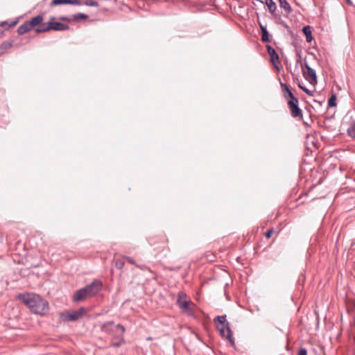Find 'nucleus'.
Instances as JSON below:
<instances>
[{
    "label": "nucleus",
    "instance_id": "1",
    "mask_svg": "<svg viewBox=\"0 0 355 355\" xmlns=\"http://www.w3.org/2000/svg\"><path fill=\"white\" fill-rule=\"evenodd\" d=\"M17 297L35 314L45 315L49 311L48 301L40 295L35 293H19Z\"/></svg>",
    "mask_w": 355,
    "mask_h": 355
},
{
    "label": "nucleus",
    "instance_id": "2",
    "mask_svg": "<svg viewBox=\"0 0 355 355\" xmlns=\"http://www.w3.org/2000/svg\"><path fill=\"white\" fill-rule=\"evenodd\" d=\"M103 284L100 280L95 279L85 287L78 290L73 295V301H82L88 297L96 295L102 289Z\"/></svg>",
    "mask_w": 355,
    "mask_h": 355
},
{
    "label": "nucleus",
    "instance_id": "3",
    "mask_svg": "<svg viewBox=\"0 0 355 355\" xmlns=\"http://www.w3.org/2000/svg\"><path fill=\"white\" fill-rule=\"evenodd\" d=\"M214 322L216 323L217 329L219 331L220 335L228 340L232 346H234V338L230 324L226 320V315L216 316L214 318Z\"/></svg>",
    "mask_w": 355,
    "mask_h": 355
},
{
    "label": "nucleus",
    "instance_id": "4",
    "mask_svg": "<svg viewBox=\"0 0 355 355\" xmlns=\"http://www.w3.org/2000/svg\"><path fill=\"white\" fill-rule=\"evenodd\" d=\"M101 330L109 335L116 337L119 333L124 334L125 328L120 324H115L114 322L110 321L101 326Z\"/></svg>",
    "mask_w": 355,
    "mask_h": 355
},
{
    "label": "nucleus",
    "instance_id": "5",
    "mask_svg": "<svg viewBox=\"0 0 355 355\" xmlns=\"http://www.w3.org/2000/svg\"><path fill=\"white\" fill-rule=\"evenodd\" d=\"M302 72L304 78L311 85L317 83V75L315 71L312 69L307 62L302 67Z\"/></svg>",
    "mask_w": 355,
    "mask_h": 355
},
{
    "label": "nucleus",
    "instance_id": "6",
    "mask_svg": "<svg viewBox=\"0 0 355 355\" xmlns=\"http://www.w3.org/2000/svg\"><path fill=\"white\" fill-rule=\"evenodd\" d=\"M298 98L294 101H288V105L291 112V115L293 118L302 119V110L300 108Z\"/></svg>",
    "mask_w": 355,
    "mask_h": 355
},
{
    "label": "nucleus",
    "instance_id": "7",
    "mask_svg": "<svg viewBox=\"0 0 355 355\" xmlns=\"http://www.w3.org/2000/svg\"><path fill=\"white\" fill-rule=\"evenodd\" d=\"M187 295L183 292H179L178 294L177 304L181 310L185 311H190L191 300H187Z\"/></svg>",
    "mask_w": 355,
    "mask_h": 355
},
{
    "label": "nucleus",
    "instance_id": "8",
    "mask_svg": "<svg viewBox=\"0 0 355 355\" xmlns=\"http://www.w3.org/2000/svg\"><path fill=\"white\" fill-rule=\"evenodd\" d=\"M87 313L86 309L83 307L78 309L71 313H68L66 315L62 314V317L67 321L73 322L79 320Z\"/></svg>",
    "mask_w": 355,
    "mask_h": 355
},
{
    "label": "nucleus",
    "instance_id": "9",
    "mask_svg": "<svg viewBox=\"0 0 355 355\" xmlns=\"http://www.w3.org/2000/svg\"><path fill=\"white\" fill-rule=\"evenodd\" d=\"M267 52L270 55V61L273 65V67L279 71V64L280 63L279 57L276 50L272 48L270 45H266Z\"/></svg>",
    "mask_w": 355,
    "mask_h": 355
},
{
    "label": "nucleus",
    "instance_id": "10",
    "mask_svg": "<svg viewBox=\"0 0 355 355\" xmlns=\"http://www.w3.org/2000/svg\"><path fill=\"white\" fill-rule=\"evenodd\" d=\"M55 18L54 17H51L49 20V28H51V31H67L69 29V26L67 24L59 22V21H55Z\"/></svg>",
    "mask_w": 355,
    "mask_h": 355
},
{
    "label": "nucleus",
    "instance_id": "11",
    "mask_svg": "<svg viewBox=\"0 0 355 355\" xmlns=\"http://www.w3.org/2000/svg\"><path fill=\"white\" fill-rule=\"evenodd\" d=\"M284 97L288 101H295L297 98L293 94L288 86L284 83H280Z\"/></svg>",
    "mask_w": 355,
    "mask_h": 355
},
{
    "label": "nucleus",
    "instance_id": "12",
    "mask_svg": "<svg viewBox=\"0 0 355 355\" xmlns=\"http://www.w3.org/2000/svg\"><path fill=\"white\" fill-rule=\"evenodd\" d=\"M83 1V0H53L51 2V6H54L62 4L82 6Z\"/></svg>",
    "mask_w": 355,
    "mask_h": 355
},
{
    "label": "nucleus",
    "instance_id": "13",
    "mask_svg": "<svg viewBox=\"0 0 355 355\" xmlns=\"http://www.w3.org/2000/svg\"><path fill=\"white\" fill-rule=\"evenodd\" d=\"M44 17L41 15H38L34 17H33L30 21H26L31 28L33 29L37 25H40L43 21Z\"/></svg>",
    "mask_w": 355,
    "mask_h": 355
},
{
    "label": "nucleus",
    "instance_id": "14",
    "mask_svg": "<svg viewBox=\"0 0 355 355\" xmlns=\"http://www.w3.org/2000/svg\"><path fill=\"white\" fill-rule=\"evenodd\" d=\"M347 132L349 137L355 138V121L350 120L347 123Z\"/></svg>",
    "mask_w": 355,
    "mask_h": 355
},
{
    "label": "nucleus",
    "instance_id": "15",
    "mask_svg": "<svg viewBox=\"0 0 355 355\" xmlns=\"http://www.w3.org/2000/svg\"><path fill=\"white\" fill-rule=\"evenodd\" d=\"M302 32L306 36L307 42H311L313 40L312 31L310 26H305L302 28Z\"/></svg>",
    "mask_w": 355,
    "mask_h": 355
},
{
    "label": "nucleus",
    "instance_id": "16",
    "mask_svg": "<svg viewBox=\"0 0 355 355\" xmlns=\"http://www.w3.org/2000/svg\"><path fill=\"white\" fill-rule=\"evenodd\" d=\"M260 28L261 31V40L263 42H270L269 38V33L267 31V28L265 26L262 25L261 23H259Z\"/></svg>",
    "mask_w": 355,
    "mask_h": 355
},
{
    "label": "nucleus",
    "instance_id": "17",
    "mask_svg": "<svg viewBox=\"0 0 355 355\" xmlns=\"http://www.w3.org/2000/svg\"><path fill=\"white\" fill-rule=\"evenodd\" d=\"M32 28L29 26L28 23L27 21H25L22 24H21L18 28H17V33L19 35H24L26 33L31 31Z\"/></svg>",
    "mask_w": 355,
    "mask_h": 355
},
{
    "label": "nucleus",
    "instance_id": "18",
    "mask_svg": "<svg viewBox=\"0 0 355 355\" xmlns=\"http://www.w3.org/2000/svg\"><path fill=\"white\" fill-rule=\"evenodd\" d=\"M12 40H8L2 42L0 45V53H3L6 50L10 49L12 46Z\"/></svg>",
    "mask_w": 355,
    "mask_h": 355
},
{
    "label": "nucleus",
    "instance_id": "19",
    "mask_svg": "<svg viewBox=\"0 0 355 355\" xmlns=\"http://www.w3.org/2000/svg\"><path fill=\"white\" fill-rule=\"evenodd\" d=\"M123 335L124 334H122V333H119V335L115 337L118 339V341L112 343L111 345L114 347H119L125 343Z\"/></svg>",
    "mask_w": 355,
    "mask_h": 355
},
{
    "label": "nucleus",
    "instance_id": "20",
    "mask_svg": "<svg viewBox=\"0 0 355 355\" xmlns=\"http://www.w3.org/2000/svg\"><path fill=\"white\" fill-rule=\"evenodd\" d=\"M41 26L35 28V31L37 33H44L51 31L49 28V21L48 23L40 24Z\"/></svg>",
    "mask_w": 355,
    "mask_h": 355
},
{
    "label": "nucleus",
    "instance_id": "21",
    "mask_svg": "<svg viewBox=\"0 0 355 355\" xmlns=\"http://www.w3.org/2000/svg\"><path fill=\"white\" fill-rule=\"evenodd\" d=\"M266 4L268 6L269 12L272 15H275L277 10V5L272 0H266Z\"/></svg>",
    "mask_w": 355,
    "mask_h": 355
},
{
    "label": "nucleus",
    "instance_id": "22",
    "mask_svg": "<svg viewBox=\"0 0 355 355\" xmlns=\"http://www.w3.org/2000/svg\"><path fill=\"white\" fill-rule=\"evenodd\" d=\"M279 6L284 8L286 14H290L291 12V7L287 0H279Z\"/></svg>",
    "mask_w": 355,
    "mask_h": 355
},
{
    "label": "nucleus",
    "instance_id": "23",
    "mask_svg": "<svg viewBox=\"0 0 355 355\" xmlns=\"http://www.w3.org/2000/svg\"><path fill=\"white\" fill-rule=\"evenodd\" d=\"M88 18V15L85 13H76L73 15V21H77L80 19H87Z\"/></svg>",
    "mask_w": 355,
    "mask_h": 355
},
{
    "label": "nucleus",
    "instance_id": "24",
    "mask_svg": "<svg viewBox=\"0 0 355 355\" xmlns=\"http://www.w3.org/2000/svg\"><path fill=\"white\" fill-rule=\"evenodd\" d=\"M83 5L92 7H98L99 6L98 3L94 0H85V1H83Z\"/></svg>",
    "mask_w": 355,
    "mask_h": 355
},
{
    "label": "nucleus",
    "instance_id": "25",
    "mask_svg": "<svg viewBox=\"0 0 355 355\" xmlns=\"http://www.w3.org/2000/svg\"><path fill=\"white\" fill-rule=\"evenodd\" d=\"M336 96L333 94L328 100V105L329 107H335L336 105Z\"/></svg>",
    "mask_w": 355,
    "mask_h": 355
},
{
    "label": "nucleus",
    "instance_id": "26",
    "mask_svg": "<svg viewBox=\"0 0 355 355\" xmlns=\"http://www.w3.org/2000/svg\"><path fill=\"white\" fill-rule=\"evenodd\" d=\"M123 258L126 259V261L130 264L135 265L137 267L141 268V266L136 264L135 261L133 259V258L128 256H124L123 257Z\"/></svg>",
    "mask_w": 355,
    "mask_h": 355
},
{
    "label": "nucleus",
    "instance_id": "27",
    "mask_svg": "<svg viewBox=\"0 0 355 355\" xmlns=\"http://www.w3.org/2000/svg\"><path fill=\"white\" fill-rule=\"evenodd\" d=\"M114 263H115V266L116 268L118 269H121L123 268V266H124V262L121 260V259H115L114 261Z\"/></svg>",
    "mask_w": 355,
    "mask_h": 355
},
{
    "label": "nucleus",
    "instance_id": "28",
    "mask_svg": "<svg viewBox=\"0 0 355 355\" xmlns=\"http://www.w3.org/2000/svg\"><path fill=\"white\" fill-rule=\"evenodd\" d=\"M61 21H65L68 22H71L73 21V16L71 17H67V16H62L59 18Z\"/></svg>",
    "mask_w": 355,
    "mask_h": 355
},
{
    "label": "nucleus",
    "instance_id": "29",
    "mask_svg": "<svg viewBox=\"0 0 355 355\" xmlns=\"http://www.w3.org/2000/svg\"><path fill=\"white\" fill-rule=\"evenodd\" d=\"M298 355H307V350L305 348H300L298 351Z\"/></svg>",
    "mask_w": 355,
    "mask_h": 355
},
{
    "label": "nucleus",
    "instance_id": "30",
    "mask_svg": "<svg viewBox=\"0 0 355 355\" xmlns=\"http://www.w3.org/2000/svg\"><path fill=\"white\" fill-rule=\"evenodd\" d=\"M272 234V229H270V230H268L266 232L265 236H266V237L267 239H269V238H270V236H271Z\"/></svg>",
    "mask_w": 355,
    "mask_h": 355
},
{
    "label": "nucleus",
    "instance_id": "31",
    "mask_svg": "<svg viewBox=\"0 0 355 355\" xmlns=\"http://www.w3.org/2000/svg\"><path fill=\"white\" fill-rule=\"evenodd\" d=\"M302 91L304 92L309 96H313L312 92L309 89H307L306 87L302 88Z\"/></svg>",
    "mask_w": 355,
    "mask_h": 355
},
{
    "label": "nucleus",
    "instance_id": "32",
    "mask_svg": "<svg viewBox=\"0 0 355 355\" xmlns=\"http://www.w3.org/2000/svg\"><path fill=\"white\" fill-rule=\"evenodd\" d=\"M346 1L347 3V4H349V5H352V1L350 0H346Z\"/></svg>",
    "mask_w": 355,
    "mask_h": 355
},
{
    "label": "nucleus",
    "instance_id": "33",
    "mask_svg": "<svg viewBox=\"0 0 355 355\" xmlns=\"http://www.w3.org/2000/svg\"><path fill=\"white\" fill-rule=\"evenodd\" d=\"M6 24H7L6 21H2L0 24H1V26H4Z\"/></svg>",
    "mask_w": 355,
    "mask_h": 355
},
{
    "label": "nucleus",
    "instance_id": "34",
    "mask_svg": "<svg viewBox=\"0 0 355 355\" xmlns=\"http://www.w3.org/2000/svg\"><path fill=\"white\" fill-rule=\"evenodd\" d=\"M17 24L16 21L13 22L12 24H10L9 26H13Z\"/></svg>",
    "mask_w": 355,
    "mask_h": 355
},
{
    "label": "nucleus",
    "instance_id": "35",
    "mask_svg": "<svg viewBox=\"0 0 355 355\" xmlns=\"http://www.w3.org/2000/svg\"><path fill=\"white\" fill-rule=\"evenodd\" d=\"M299 87L302 90V88H305L303 85H299Z\"/></svg>",
    "mask_w": 355,
    "mask_h": 355
},
{
    "label": "nucleus",
    "instance_id": "36",
    "mask_svg": "<svg viewBox=\"0 0 355 355\" xmlns=\"http://www.w3.org/2000/svg\"><path fill=\"white\" fill-rule=\"evenodd\" d=\"M299 87L302 90V88H305L303 85H299Z\"/></svg>",
    "mask_w": 355,
    "mask_h": 355
}]
</instances>
